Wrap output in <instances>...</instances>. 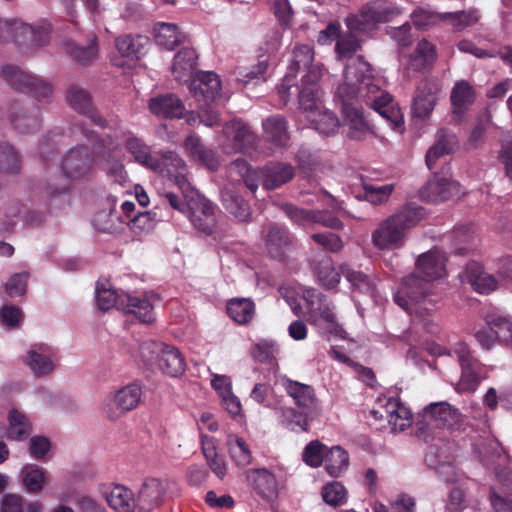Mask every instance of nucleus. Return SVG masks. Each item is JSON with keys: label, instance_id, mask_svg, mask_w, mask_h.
<instances>
[{"label": "nucleus", "instance_id": "nucleus-1", "mask_svg": "<svg viewBox=\"0 0 512 512\" xmlns=\"http://www.w3.org/2000/svg\"><path fill=\"white\" fill-rule=\"evenodd\" d=\"M446 256L439 250H430L418 256L416 274L405 277L401 288L394 294V301L413 317L414 323L423 325L424 329L433 333L435 324L431 313L436 309V301L428 298L429 282L446 276Z\"/></svg>", "mask_w": 512, "mask_h": 512}, {"label": "nucleus", "instance_id": "nucleus-2", "mask_svg": "<svg viewBox=\"0 0 512 512\" xmlns=\"http://www.w3.org/2000/svg\"><path fill=\"white\" fill-rule=\"evenodd\" d=\"M348 30V33L340 35L335 47L337 59L345 62L344 80L338 85V95H344L349 85H365L368 101L398 122L401 117L398 110L389 106V94L380 88L379 81L371 73L370 65L361 56L355 55L360 47L355 33L361 31Z\"/></svg>", "mask_w": 512, "mask_h": 512}, {"label": "nucleus", "instance_id": "nucleus-3", "mask_svg": "<svg viewBox=\"0 0 512 512\" xmlns=\"http://www.w3.org/2000/svg\"><path fill=\"white\" fill-rule=\"evenodd\" d=\"M366 94L367 88L365 85H349L347 92L342 96L338 95V88L336 89L335 97L341 103L343 126L347 129L348 137L354 140H363L373 132L362 110L356 105V102L360 99L386 119L393 130L401 132L404 124L403 114L400 108L394 103L392 97L389 95L388 103L389 106L391 105L394 109L398 110L401 117L398 122H395L387 113H383V111H381L382 109H378L373 103H370Z\"/></svg>", "mask_w": 512, "mask_h": 512}, {"label": "nucleus", "instance_id": "nucleus-4", "mask_svg": "<svg viewBox=\"0 0 512 512\" xmlns=\"http://www.w3.org/2000/svg\"><path fill=\"white\" fill-rule=\"evenodd\" d=\"M280 293L294 314L299 315L302 310L301 299L306 302L310 319L315 325L326 333L346 338V332L337 322L333 307L315 289L299 287V291H295L291 287H281Z\"/></svg>", "mask_w": 512, "mask_h": 512}, {"label": "nucleus", "instance_id": "nucleus-5", "mask_svg": "<svg viewBox=\"0 0 512 512\" xmlns=\"http://www.w3.org/2000/svg\"><path fill=\"white\" fill-rule=\"evenodd\" d=\"M321 78L319 67H314L303 79L299 89V105L311 126L320 134L331 136L339 129V120L322 106L318 80Z\"/></svg>", "mask_w": 512, "mask_h": 512}, {"label": "nucleus", "instance_id": "nucleus-6", "mask_svg": "<svg viewBox=\"0 0 512 512\" xmlns=\"http://www.w3.org/2000/svg\"><path fill=\"white\" fill-rule=\"evenodd\" d=\"M424 217L421 207L404 206L382 220L371 233L372 245L381 251H391L405 244L407 230L416 226Z\"/></svg>", "mask_w": 512, "mask_h": 512}, {"label": "nucleus", "instance_id": "nucleus-7", "mask_svg": "<svg viewBox=\"0 0 512 512\" xmlns=\"http://www.w3.org/2000/svg\"><path fill=\"white\" fill-rule=\"evenodd\" d=\"M231 177L238 175L246 187L256 192L259 182L265 189H275L290 181L294 176L292 165L281 162H271L259 170H253L243 159H236L230 164Z\"/></svg>", "mask_w": 512, "mask_h": 512}, {"label": "nucleus", "instance_id": "nucleus-8", "mask_svg": "<svg viewBox=\"0 0 512 512\" xmlns=\"http://www.w3.org/2000/svg\"><path fill=\"white\" fill-rule=\"evenodd\" d=\"M100 148L98 143L93 144V152H90L86 146H78L68 151L62 161L63 178L59 186L51 193L58 195L65 192L69 183L80 179L90 173L92 166L97 160V150Z\"/></svg>", "mask_w": 512, "mask_h": 512}, {"label": "nucleus", "instance_id": "nucleus-9", "mask_svg": "<svg viewBox=\"0 0 512 512\" xmlns=\"http://www.w3.org/2000/svg\"><path fill=\"white\" fill-rule=\"evenodd\" d=\"M140 354L146 362L155 360L158 368L170 377H178L185 372V359L175 346L149 341L141 344Z\"/></svg>", "mask_w": 512, "mask_h": 512}, {"label": "nucleus", "instance_id": "nucleus-10", "mask_svg": "<svg viewBox=\"0 0 512 512\" xmlns=\"http://www.w3.org/2000/svg\"><path fill=\"white\" fill-rule=\"evenodd\" d=\"M401 13L402 10L392 2L373 0L363 5L358 15H350L345 21L349 29L366 32L379 23L393 20Z\"/></svg>", "mask_w": 512, "mask_h": 512}, {"label": "nucleus", "instance_id": "nucleus-11", "mask_svg": "<svg viewBox=\"0 0 512 512\" xmlns=\"http://www.w3.org/2000/svg\"><path fill=\"white\" fill-rule=\"evenodd\" d=\"M142 388L137 383H129L111 390L101 401V412L109 420L116 421L140 404Z\"/></svg>", "mask_w": 512, "mask_h": 512}, {"label": "nucleus", "instance_id": "nucleus-12", "mask_svg": "<svg viewBox=\"0 0 512 512\" xmlns=\"http://www.w3.org/2000/svg\"><path fill=\"white\" fill-rule=\"evenodd\" d=\"M449 355L456 357L461 367V376L455 389L460 393L476 391L486 378L483 365L472 355L468 345L462 342L455 344Z\"/></svg>", "mask_w": 512, "mask_h": 512}, {"label": "nucleus", "instance_id": "nucleus-13", "mask_svg": "<svg viewBox=\"0 0 512 512\" xmlns=\"http://www.w3.org/2000/svg\"><path fill=\"white\" fill-rule=\"evenodd\" d=\"M461 421L459 410L446 401L432 402L418 413L416 425L422 433L451 428Z\"/></svg>", "mask_w": 512, "mask_h": 512}, {"label": "nucleus", "instance_id": "nucleus-14", "mask_svg": "<svg viewBox=\"0 0 512 512\" xmlns=\"http://www.w3.org/2000/svg\"><path fill=\"white\" fill-rule=\"evenodd\" d=\"M123 146H126L139 164L153 171H162L159 159L150 153L149 147L141 139L134 137L130 132L124 130L108 134V143L104 145V148L119 150Z\"/></svg>", "mask_w": 512, "mask_h": 512}, {"label": "nucleus", "instance_id": "nucleus-15", "mask_svg": "<svg viewBox=\"0 0 512 512\" xmlns=\"http://www.w3.org/2000/svg\"><path fill=\"white\" fill-rule=\"evenodd\" d=\"M313 58L314 52L310 45L301 44L294 48L293 59L288 67V72L283 78L281 84L277 87L278 95L280 96L283 104H286L292 95L290 90L296 85V73L298 70L301 68H308V71L303 76L301 83L303 82L305 76L309 74L310 70L314 67H319L320 71L322 72L321 65L315 64L311 66Z\"/></svg>", "mask_w": 512, "mask_h": 512}, {"label": "nucleus", "instance_id": "nucleus-16", "mask_svg": "<svg viewBox=\"0 0 512 512\" xmlns=\"http://www.w3.org/2000/svg\"><path fill=\"white\" fill-rule=\"evenodd\" d=\"M217 141L226 153L243 152L254 146L256 135L240 120H233L224 125Z\"/></svg>", "mask_w": 512, "mask_h": 512}, {"label": "nucleus", "instance_id": "nucleus-17", "mask_svg": "<svg viewBox=\"0 0 512 512\" xmlns=\"http://www.w3.org/2000/svg\"><path fill=\"white\" fill-rule=\"evenodd\" d=\"M1 74L10 86L17 90L33 91L40 101L47 99L52 94V88L49 84L16 66H4Z\"/></svg>", "mask_w": 512, "mask_h": 512}, {"label": "nucleus", "instance_id": "nucleus-18", "mask_svg": "<svg viewBox=\"0 0 512 512\" xmlns=\"http://www.w3.org/2000/svg\"><path fill=\"white\" fill-rule=\"evenodd\" d=\"M22 362L35 377H46L56 369V354L49 345L37 343L28 348Z\"/></svg>", "mask_w": 512, "mask_h": 512}, {"label": "nucleus", "instance_id": "nucleus-19", "mask_svg": "<svg viewBox=\"0 0 512 512\" xmlns=\"http://www.w3.org/2000/svg\"><path fill=\"white\" fill-rule=\"evenodd\" d=\"M187 217L198 230L210 234L216 226L215 207L200 194L191 195L187 201Z\"/></svg>", "mask_w": 512, "mask_h": 512}, {"label": "nucleus", "instance_id": "nucleus-20", "mask_svg": "<svg viewBox=\"0 0 512 512\" xmlns=\"http://www.w3.org/2000/svg\"><path fill=\"white\" fill-rule=\"evenodd\" d=\"M157 300L156 294L152 292L136 295L122 292L120 310L135 315L143 323H151L155 319L154 304Z\"/></svg>", "mask_w": 512, "mask_h": 512}, {"label": "nucleus", "instance_id": "nucleus-21", "mask_svg": "<svg viewBox=\"0 0 512 512\" xmlns=\"http://www.w3.org/2000/svg\"><path fill=\"white\" fill-rule=\"evenodd\" d=\"M461 193V187L455 180L444 176L435 175L421 189V197L429 202L438 203L458 196Z\"/></svg>", "mask_w": 512, "mask_h": 512}, {"label": "nucleus", "instance_id": "nucleus-22", "mask_svg": "<svg viewBox=\"0 0 512 512\" xmlns=\"http://www.w3.org/2000/svg\"><path fill=\"white\" fill-rule=\"evenodd\" d=\"M117 197L109 196L105 206L93 218V226L102 232L120 233L126 226V220L117 210Z\"/></svg>", "mask_w": 512, "mask_h": 512}, {"label": "nucleus", "instance_id": "nucleus-23", "mask_svg": "<svg viewBox=\"0 0 512 512\" xmlns=\"http://www.w3.org/2000/svg\"><path fill=\"white\" fill-rule=\"evenodd\" d=\"M279 381L298 408L304 412H311L317 408L315 391L310 385L291 380L287 376H281Z\"/></svg>", "mask_w": 512, "mask_h": 512}, {"label": "nucleus", "instance_id": "nucleus-24", "mask_svg": "<svg viewBox=\"0 0 512 512\" xmlns=\"http://www.w3.org/2000/svg\"><path fill=\"white\" fill-rule=\"evenodd\" d=\"M380 418H386L393 432H402L413 423L411 411L399 400L389 398L383 406V411H374Z\"/></svg>", "mask_w": 512, "mask_h": 512}, {"label": "nucleus", "instance_id": "nucleus-25", "mask_svg": "<svg viewBox=\"0 0 512 512\" xmlns=\"http://www.w3.org/2000/svg\"><path fill=\"white\" fill-rule=\"evenodd\" d=\"M221 82L218 75L210 71L196 73L190 81L189 90L197 100L213 101L220 93Z\"/></svg>", "mask_w": 512, "mask_h": 512}, {"label": "nucleus", "instance_id": "nucleus-26", "mask_svg": "<svg viewBox=\"0 0 512 512\" xmlns=\"http://www.w3.org/2000/svg\"><path fill=\"white\" fill-rule=\"evenodd\" d=\"M459 278L462 283L469 284L476 292L488 294L497 288L496 279L483 271L478 262H470L460 273Z\"/></svg>", "mask_w": 512, "mask_h": 512}, {"label": "nucleus", "instance_id": "nucleus-27", "mask_svg": "<svg viewBox=\"0 0 512 512\" xmlns=\"http://www.w3.org/2000/svg\"><path fill=\"white\" fill-rule=\"evenodd\" d=\"M211 386L220 398L222 407L233 417L242 412L240 399L233 393L232 381L226 375L212 374Z\"/></svg>", "mask_w": 512, "mask_h": 512}, {"label": "nucleus", "instance_id": "nucleus-28", "mask_svg": "<svg viewBox=\"0 0 512 512\" xmlns=\"http://www.w3.org/2000/svg\"><path fill=\"white\" fill-rule=\"evenodd\" d=\"M108 143V134L105 135V138L101 140V143H98L100 148L97 150V160L96 163L99 165L100 169L105 171L108 177L114 181L115 183L124 186L128 181V175L125 171L124 165L121 161L114 159L110 152L113 150H108L104 148V145Z\"/></svg>", "mask_w": 512, "mask_h": 512}, {"label": "nucleus", "instance_id": "nucleus-29", "mask_svg": "<svg viewBox=\"0 0 512 512\" xmlns=\"http://www.w3.org/2000/svg\"><path fill=\"white\" fill-rule=\"evenodd\" d=\"M196 51L192 48H183L174 56L171 71L175 80L189 82L196 75L197 69Z\"/></svg>", "mask_w": 512, "mask_h": 512}, {"label": "nucleus", "instance_id": "nucleus-30", "mask_svg": "<svg viewBox=\"0 0 512 512\" xmlns=\"http://www.w3.org/2000/svg\"><path fill=\"white\" fill-rule=\"evenodd\" d=\"M108 505L116 512H133L136 506L133 492L119 484L107 486L103 490Z\"/></svg>", "mask_w": 512, "mask_h": 512}, {"label": "nucleus", "instance_id": "nucleus-31", "mask_svg": "<svg viewBox=\"0 0 512 512\" xmlns=\"http://www.w3.org/2000/svg\"><path fill=\"white\" fill-rule=\"evenodd\" d=\"M67 101L74 110L86 115L98 126H104L105 120L92 108L90 95L84 89L71 86L67 92Z\"/></svg>", "mask_w": 512, "mask_h": 512}, {"label": "nucleus", "instance_id": "nucleus-32", "mask_svg": "<svg viewBox=\"0 0 512 512\" xmlns=\"http://www.w3.org/2000/svg\"><path fill=\"white\" fill-rule=\"evenodd\" d=\"M166 492V486L163 481L151 478L147 479L138 495V506L141 510L150 511L158 507Z\"/></svg>", "mask_w": 512, "mask_h": 512}, {"label": "nucleus", "instance_id": "nucleus-33", "mask_svg": "<svg viewBox=\"0 0 512 512\" xmlns=\"http://www.w3.org/2000/svg\"><path fill=\"white\" fill-rule=\"evenodd\" d=\"M29 417L18 408L12 407L7 413V437L15 441L26 440L32 433Z\"/></svg>", "mask_w": 512, "mask_h": 512}, {"label": "nucleus", "instance_id": "nucleus-34", "mask_svg": "<svg viewBox=\"0 0 512 512\" xmlns=\"http://www.w3.org/2000/svg\"><path fill=\"white\" fill-rule=\"evenodd\" d=\"M149 109L154 115L164 118H181L185 110L180 99L172 94L152 98Z\"/></svg>", "mask_w": 512, "mask_h": 512}, {"label": "nucleus", "instance_id": "nucleus-35", "mask_svg": "<svg viewBox=\"0 0 512 512\" xmlns=\"http://www.w3.org/2000/svg\"><path fill=\"white\" fill-rule=\"evenodd\" d=\"M224 208L238 221H248L251 216L250 206L239 195L234 186H227L221 191Z\"/></svg>", "mask_w": 512, "mask_h": 512}, {"label": "nucleus", "instance_id": "nucleus-36", "mask_svg": "<svg viewBox=\"0 0 512 512\" xmlns=\"http://www.w3.org/2000/svg\"><path fill=\"white\" fill-rule=\"evenodd\" d=\"M437 103L436 92L427 83L418 87L413 98L412 110L416 118L428 119Z\"/></svg>", "mask_w": 512, "mask_h": 512}, {"label": "nucleus", "instance_id": "nucleus-37", "mask_svg": "<svg viewBox=\"0 0 512 512\" xmlns=\"http://www.w3.org/2000/svg\"><path fill=\"white\" fill-rule=\"evenodd\" d=\"M21 479L29 493H39L49 482V475L45 468L36 464H26L22 467Z\"/></svg>", "mask_w": 512, "mask_h": 512}, {"label": "nucleus", "instance_id": "nucleus-38", "mask_svg": "<svg viewBox=\"0 0 512 512\" xmlns=\"http://www.w3.org/2000/svg\"><path fill=\"white\" fill-rule=\"evenodd\" d=\"M265 138L279 147H285L290 135L287 128L286 120L281 116H272L262 123Z\"/></svg>", "mask_w": 512, "mask_h": 512}, {"label": "nucleus", "instance_id": "nucleus-39", "mask_svg": "<svg viewBox=\"0 0 512 512\" xmlns=\"http://www.w3.org/2000/svg\"><path fill=\"white\" fill-rule=\"evenodd\" d=\"M250 479L255 490L266 500H273L277 497L278 487L275 476L265 468L251 471Z\"/></svg>", "mask_w": 512, "mask_h": 512}, {"label": "nucleus", "instance_id": "nucleus-40", "mask_svg": "<svg viewBox=\"0 0 512 512\" xmlns=\"http://www.w3.org/2000/svg\"><path fill=\"white\" fill-rule=\"evenodd\" d=\"M185 149L190 155L201 164L206 166L209 170H216L219 166L218 159L214 152L204 147L201 140L196 135H190L185 140Z\"/></svg>", "mask_w": 512, "mask_h": 512}, {"label": "nucleus", "instance_id": "nucleus-41", "mask_svg": "<svg viewBox=\"0 0 512 512\" xmlns=\"http://www.w3.org/2000/svg\"><path fill=\"white\" fill-rule=\"evenodd\" d=\"M474 102L472 87L465 81L455 84L451 92L453 115L460 118Z\"/></svg>", "mask_w": 512, "mask_h": 512}, {"label": "nucleus", "instance_id": "nucleus-42", "mask_svg": "<svg viewBox=\"0 0 512 512\" xmlns=\"http://www.w3.org/2000/svg\"><path fill=\"white\" fill-rule=\"evenodd\" d=\"M229 317L238 324L249 323L255 315L254 302L249 298H234L227 303Z\"/></svg>", "mask_w": 512, "mask_h": 512}, {"label": "nucleus", "instance_id": "nucleus-43", "mask_svg": "<svg viewBox=\"0 0 512 512\" xmlns=\"http://www.w3.org/2000/svg\"><path fill=\"white\" fill-rule=\"evenodd\" d=\"M154 35L157 44L168 50L173 49L185 39V36L179 32L177 25L165 22H159L155 25Z\"/></svg>", "mask_w": 512, "mask_h": 512}, {"label": "nucleus", "instance_id": "nucleus-44", "mask_svg": "<svg viewBox=\"0 0 512 512\" xmlns=\"http://www.w3.org/2000/svg\"><path fill=\"white\" fill-rule=\"evenodd\" d=\"M494 317H501V315L497 313L487 314L485 324L474 328L475 339L478 344L486 350H490L497 342L500 343L499 329L493 323H490V319Z\"/></svg>", "mask_w": 512, "mask_h": 512}, {"label": "nucleus", "instance_id": "nucleus-45", "mask_svg": "<svg viewBox=\"0 0 512 512\" xmlns=\"http://www.w3.org/2000/svg\"><path fill=\"white\" fill-rule=\"evenodd\" d=\"M122 293H117L112 288L109 281H98L95 290V300L97 307L102 311H108L111 308L116 307L120 310V298Z\"/></svg>", "mask_w": 512, "mask_h": 512}, {"label": "nucleus", "instance_id": "nucleus-46", "mask_svg": "<svg viewBox=\"0 0 512 512\" xmlns=\"http://www.w3.org/2000/svg\"><path fill=\"white\" fill-rule=\"evenodd\" d=\"M324 463L330 476L339 477L349 466L348 453L340 446L328 448Z\"/></svg>", "mask_w": 512, "mask_h": 512}, {"label": "nucleus", "instance_id": "nucleus-47", "mask_svg": "<svg viewBox=\"0 0 512 512\" xmlns=\"http://www.w3.org/2000/svg\"><path fill=\"white\" fill-rule=\"evenodd\" d=\"M228 452L231 459L239 467H246L252 462V454L247 442L235 434L227 437Z\"/></svg>", "mask_w": 512, "mask_h": 512}, {"label": "nucleus", "instance_id": "nucleus-48", "mask_svg": "<svg viewBox=\"0 0 512 512\" xmlns=\"http://www.w3.org/2000/svg\"><path fill=\"white\" fill-rule=\"evenodd\" d=\"M148 42V38L141 35H124L116 39V48L122 56L139 58Z\"/></svg>", "mask_w": 512, "mask_h": 512}, {"label": "nucleus", "instance_id": "nucleus-49", "mask_svg": "<svg viewBox=\"0 0 512 512\" xmlns=\"http://www.w3.org/2000/svg\"><path fill=\"white\" fill-rule=\"evenodd\" d=\"M455 144L454 137L443 132L438 133L436 142L426 153V164L431 170L435 167L438 159L449 154Z\"/></svg>", "mask_w": 512, "mask_h": 512}, {"label": "nucleus", "instance_id": "nucleus-50", "mask_svg": "<svg viewBox=\"0 0 512 512\" xmlns=\"http://www.w3.org/2000/svg\"><path fill=\"white\" fill-rule=\"evenodd\" d=\"M291 244V237L284 227L272 225L269 228L266 246L272 257H279L282 250Z\"/></svg>", "mask_w": 512, "mask_h": 512}, {"label": "nucleus", "instance_id": "nucleus-51", "mask_svg": "<svg viewBox=\"0 0 512 512\" xmlns=\"http://www.w3.org/2000/svg\"><path fill=\"white\" fill-rule=\"evenodd\" d=\"M436 60V50L432 43L423 39L418 42L414 55L410 59V67L422 70Z\"/></svg>", "mask_w": 512, "mask_h": 512}, {"label": "nucleus", "instance_id": "nucleus-52", "mask_svg": "<svg viewBox=\"0 0 512 512\" xmlns=\"http://www.w3.org/2000/svg\"><path fill=\"white\" fill-rule=\"evenodd\" d=\"M315 275L317 281L328 289L336 287L340 282V274L335 270L329 257H325L319 262L315 268Z\"/></svg>", "mask_w": 512, "mask_h": 512}, {"label": "nucleus", "instance_id": "nucleus-53", "mask_svg": "<svg viewBox=\"0 0 512 512\" xmlns=\"http://www.w3.org/2000/svg\"><path fill=\"white\" fill-rule=\"evenodd\" d=\"M303 412H299L292 407H282L278 410L279 419L283 426L286 428L295 431H307L308 430V420Z\"/></svg>", "mask_w": 512, "mask_h": 512}, {"label": "nucleus", "instance_id": "nucleus-54", "mask_svg": "<svg viewBox=\"0 0 512 512\" xmlns=\"http://www.w3.org/2000/svg\"><path fill=\"white\" fill-rule=\"evenodd\" d=\"M156 225L155 218L150 212H138L136 215L128 221L126 226L129 227L130 231L138 239L151 233Z\"/></svg>", "mask_w": 512, "mask_h": 512}, {"label": "nucleus", "instance_id": "nucleus-55", "mask_svg": "<svg viewBox=\"0 0 512 512\" xmlns=\"http://www.w3.org/2000/svg\"><path fill=\"white\" fill-rule=\"evenodd\" d=\"M268 69V61L266 59L259 60L251 67H240L236 71L237 80L244 85L249 83H258L265 81V74Z\"/></svg>", "mask_w": 512, "mask_h": 512}, {"label": "nucleus", "instance_id": "nucleus-56", "mask_svg": "<svg viewBox=\"0 0 512 512\" xmlns=\"http://www.w3.org/2000/svg\"><path fill=\"white\" fill-rule=\"evenodd\" d=\"M321 495L324 502L333 507L344 505L348 499L347 489L338 481H332L324 485Z\"/></svg>", "mask_w": 512, "mask_h": 512}, {"label": "nucleus", "instance_id": "nucleus-57", "mask_svg": "<svg viewBox=\"0 0 512 512\" xmlns=\"http://www.w3.org/2000/svg\"><path fill=\"white\" fill-rule=\"evenodd\" d=\"M444 22L451 25L456 30H463L475 24L480 15L477 10L445 12L443 13Z\"/></svg>", "mask_w": 512, "mask_h": 512}, {"label": "nucleus", "instance_id": "nucleus-58", "mask_svg": "<svg viewBox=\"0 0 512 512\" xmlns=\"http://www.w3.org/2000/svg\"><path fill=\"white\" fill-rule=\"evenodd\" d=\"M327 450L326 445L318 440H313L304 448L302 459L308 466L318 468L324 463Z\"/></svg>", "mask_w": 512, "mask_h": 512}, {"label": "nucleus", "instance_id": "nucleus-59", "mask_svg": "<svg viewBox=\"0 0 512 512\" xmlns=\"http://www.w3.org/2000/svg\"><path fill=\"white\" fill-rule=\"evenodd\" d=\"M342 273L347 279V281L351 284V287L353 289L365 294H369L371 296L374 295V283L370 280V278L367 275L363 274L360 271L350 269L348 267H343Z\"/></svg>", "mask_w": 512, "mask_h": 512}, {"label": "nucleus", "instance_id": "nucleus-60", "mask_svg": "<svg viewBox=\"0 0 512 512\" xmlns=\"http://www.w3.org/2000/svg\"><path fill=\"white\" fill-rule=\"evenodd\" d=\"M394 191L393 184L385 185H364V198L372 204L386 202Z\"/></svg>", "mask_w": 512, "mask_h": 512}, {"label": "nucleus", "instance_id": "nucleus-61", "mask_svg": "<svg viewBox=\"0 0 512 512\" xmlns=\"http://www.w3.org/2000/svg\"><path fill=\"white\" fill-rule=\"evenodd\" d=\"M412 21L418 28H426L444 22L443 13L433 12L425 8H417L412 13Z\"/></svg>", "mask_w": 512, "mask_h": 512}, {"label": "nucleus", "instance_id": "nucleus-62", "mask_svg": "<svg viewBox=\"0 0 512 512\" xmlns=\"http://www.w3.org/2000/svg\"><path fill=\"white\" fill-rule=\"evenodd\" d=\"M23 320V313L20 308L14 305H4L0 308V324L8 329L19 327Z\"/></svg>", "mask_w": 512, "mask_h": 512}, {"label": "nucleus", "instance_id": "nucleus-63", "mask_svg": "<svg viewBox=\"0 0 512 512\" xmlns=\"http://www.w3.org/2000/svg\"><path fill=\"white\" fill-rule=\"evenodd\" d=\"M28 274L17 273L14 274L5 284V292L9 298L23 296L27 289Z\"/></svg>", "mask_w": 512, "mask_h": 512}, {"label": "nucleus", "instance_id": "nucleus-64", "mask_svg": "<svg viewBox=\"0 0 512 512\" xmlns=\"http://www.w3.org/2000/svg\"><path fill=\"white\" fill-rule=\"evenodd\" d=\"M490 323H493L499 329L500 343L512 349V318L501 315V317L491 318Z\"/></svg>", "mask_w": 512, "mask_h": 512}]
</instances>
